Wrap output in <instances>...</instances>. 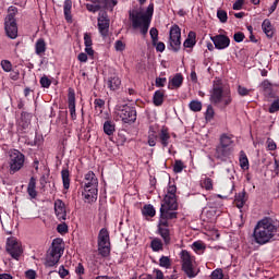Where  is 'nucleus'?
<instances>
[{
    "label": "nucleus",
    "instance_id": "f257e3e1",
    "mask_svg": "<svg viewBox=\"0 0 279 279\" xmlns=\"http://www.w3.org/2000/svg\"><path fill=\"white\" fill-rule=\"evenodd\" d=\"M178 186L175 183L169 182L167 187V193L163 197L160 207V219L158 222V228H169V221L171 219H178Z\"/></svg>",
    "mask_w": 279,
    "mask_h": 279
},
{
    "label": "nucleus",
    "instance_id": "f03ea898",
    "mask_svg": "<svg viewBox=\"0 0 279 279\" xmlns=\"http://www.w3.org/2000/svg\"><path fill=\"white\" fill-rule=\"evenodd\" d=\"M276 232H278L276 222L270 217H266L256 223L253 231V239L257 245H267V243L274 241Z\"/></svg>",
    "mask_w": 279,
    "mask_h": 279
},
{
    "label": "nucleus",
    "instance_id": "7ed1b4c3",
    "mask_svg": "<svg viewBox=\"0 0 279 279\" xmlns=\"http://www.w3.org/2000/svg\"><path fill=\"white\" fill-rule=\"evenodd\" d=\"M209 101L214 104V106H219V104H221L223 108L232 104V95L230 94V90H223V83L221 80H215L213 82Z\"/></svg>",
    "mask_w": 279,
    "mask_h": 279
},
{
    "label": "nucleus",
    "instance_id": "20e7f679",
    "mask_svg": "<svg viewBox=\"0 0 279 279\" xmlns=\"http://www.w3.org/2000/svg\"><path fill=\"white\" fill-rule=\"evenodd\" d=\"M84 180L85 184L82 196L84 197V202H86L87 204H93V202H97L99 180L93 171H88L85 174Z\"/></svg>",
    "mask_w": 279,
    "mask_h": 279
},
{
    "label": "nucleus",
    "instance_id": "39448f33",
    "mask_svg": "<svg viewBox=\"0 0 279 279\" xmlns=\"http://www.w3.org/2000/svg\"><path fill=\"white\" fill-rule=\"evenodd\" d=\"M129 20L132 23L133 29H140L142 36H147L151 21L149 20V16L143 12V10L134 9L129 11Z\"/></svg>",
    "mask_w": 279,
    "mask_h": 279
},
{
    "label": "nucleus",
    "instance_id": "423d86ee",
    "mask_svg": "<svg viewBox=\"0 0 279 279\" xmlns=\"http://www.w3.org/2000/svg\"><path fill=\"white\" fill-rule=\"evenodd\" d=\"M181 260L182 271L187 276V278H197L199 274V268L195 263V257L186 250H182L179 254Z\"/></svg>",
    "mask_w": 279,
    "mask_h": 279
},
{
    "label": "nucleus",
    "instance_id": "0eeeda50",
    "mask_svg": "<svg viewBox=\"0 0 279 279\" xmlns=\"http://www.w3.org/2000/svg\"><path fill=\"white\" fill-rule=\"evenodd\" d=\"M62 254H64V246H62V239H54L52 241L49 252L46 255L45 267H56V265L60 263V258H62Z\"/></svg>",
    "mask_w": 279,
    "mask_h": 279
},
{
    "label": "nucleus",
    "instance_id": "6e6552de",
    "mask_svg": "<svg viewBox=\"0 0 279 279\" xmlns=\"http://www.w3.org/2000/svg\"><path fill=\"white\" fill-rule=\"evenodd\" d=\"M25 167V155L19 149L9 150V173L14 175Z\"/></svg>",
    "mask_w": 279,
    "mask_h": 279
},
{
    "label": "nucleus",
    "instance_id": "1a4fd4ad",
    "mask_svg": "<svg viewBox=\"0 0 279 279\" xmlns=\"http://www.w3.org/2000/svg\"><path fill=\"white\" fill-rule=\"evenodd\" d=\"M9 13L4 19V31L8 36V38H11V40H15V38L19 37V26L16 25V8L10 7Z\"/></svg>",
    "mask_w": 279,
    "mask_h": 279
},
{
    "label": "nucleus",
    "instance_id": "9d476101",
    "mask_svg": "<svg viewBox=\"0 0 279 279\" xmlns=\"http://www.w3.org/2000/svg\"><path fill=\"white\" fill-rule=\"evenodd\" d=\"M114 113L124 123L131 124L136 122V108L130 105H117Z\"/></svg>",
    "mask_w": 279,
    "mask_h": 279
},
{
    "label": "nucleus",
    "instance_id": "9b49d317",
    "mask_svg": "<svg viewBox=\"0 0 279 279\" xmlns=\"http://www.w3.org/2000/svg\"><path fill=\"white\" fill-rule=\"evenodd\" d=\"M98 253L102 258L110 256V232L108 229L102 228L98 233Z\"/></svg>",
    "mask_w": 279,
    "mask_h": 279
},
{
    "label": "nucleus",
    "instance_id": "f8f14e48",
    "mask_svg": "<svg viewBox=\"0 0 279 279\" xmlns=\"http://www.w3.org/2000/svg\"><path fill=\"white\" fill-rule=\"evenodd\" d=\"M169 49L178 53L182 47V29L178 24H173L169 31Z\"/></svg>",
    "mask_w": 279,
    "mask_h": 279
},
{
    "label": "nucleus",
    "instance_id": "ddd939ff",
    "mask_svg": "<svg viewBox=\"0 0 279 279\" xmlns=\"http://www.w3.org/2000/svg\"><path fill=\"white\" fill-rule=\"evenodd\" d=\"M5 252L14 260H20L21 256H23V244L14 236L8 238L5 243Z\"/></svg>",
    "mask_w": 279,
    "mask_h": 279
},
{
    "label": "nucleus",
    "instance_id": "4468645a",
    "mask_svg": "<svg viewBox=\"0 0 279 279\" xmlns=\"http://www.w3.org/2000/svg\"><path fill=\"white\" fill-rule=\"evenodd\" d=\"M98 32L102 38H108V34L110 33V19H108L107 13H102L98 17Z\"/></svg>",
    "mask_w": 279,
    "mask_h": 279
},
{
    "label": "nucleus",
    "instance_id": "2eb2a0df",
    "mask_svg": "<svg viewBox=\"0 0 279 279\" xmlns=\"http://www.w3.org/2000/svg\"><path fill=\"white\" fill-rule=\"evenodd\" d=\"M210 40L214 43L216 49L223 50L230 47V37L219 34L210 37Z\"/></svg>",
    "mask_w": 279,
    "mask_h": 279
},
{
    "label": "nucleus",
    "instance_id": "dca6fc26",
    "mask_svg": "<svg viewBox=\"0 0 279 279\" xmlns=\"http://www.w3.org/2000/svg\"><path fill=\"white\" fill-rule=\"evenodd\" d=\"M54 215L59 221H66V205L62 199L54 201Z\"/></svg>",
    "mask_w": 279,
    "mask_h": 279
},
{
    "label": "nucleus",
    "instance_id": "f3484780",
    "mask_svg": "<svg viewBox=\"0 0 279 279\" xmlns=\"http://www.w3.org/2000/svg\"><path fill=\"white\" fill-rule=\"evenodd\" d=\"M158 141L161 147H169V143H171V133H169V128L162 126L158 134Z\"/></svg>",
    "mask_w": 279,
    "mask_h": 279
},
{
    "label": "nucleus",
    "instance_id": "a211bd4d",
    "mask_svg": "<svg viewBox=\"0 0 279 279\" xmlns=\"http://www.w3.org/2000/svg\"><path fill=\"white\" fill-rule=\"evenodd\" d=\"M68 108L70 110L71 119L75 121V119H77V113H75V90L73 88H69Z\"/></svg>",
    "mask_w": 279,
    "mask_h": 279
},
{
    "label": "nucleus",
    "instance_id": "6ab92c4d",
    "mask_svg": "<svg viewBox=\"0 0 279 279\" xmlns=\"http://www.w3.org/2000/svg\"><path fill=\"white\" fill-rule=\"evenodd\" d=\"M106 84L111 90H119L121 88V78L113 74L107 78Z\"/></svg>",
    "mask_w": 279,
    "mask_h": 279
},
{
    "label": "nucleus",
    "instance_id": "aec40b11",
    "mask_svg": "<svg viewBox=\"0 0 279 279\" xmlns=\"http://www.w3.org/2000/svg\"><path fill=\"white\" fill-rule=\"evenodd\" d=\"M184 82V76H182V73H177L170 81L168 88L170 90H173L174 88H180Z\"/></svg>",
    "mask_w": 279,
    "mask_h": 279
},
{
    "label": "nucleus",
    "instance_id": "412c9836",
    "mask_svg": "<svg viewBox=\"0 0 279 279\" xmlns=\"http://www.w3.org/2000/svg\"><path fill=\"white\" fill-rule=\"evenodd\" d=\"M195 45H197V34L195 32L191 31L187 34V37H186V39L183 43V47L185 49H193V47Z\"/></svg>",
    "mask_w": 279,
    "mask_h": 279
},
{
    "label": "nucleus",
    "instance_id": "4be33fe9",
    "mask_svg": "<svg viewBox=\"0 0 279 279\" xmlns=\"http://www.w3.org/2000/svg\"><path fill=\"white\" fill-rule=\"evenodd\" d=\"M72 9H73V1L65 0L63 4V13H64V19L68 23H73V15L71 14Z\"/></svg>",
    "mask_w": 279,
    "mask_h": 279
},
{
    "label": "nucleus",
    "instance_id": "5701e85b",
    "mask_svg": "<svg viewBox=\"0 0 279 279\" xmlns=\"http://www.w3.org/2000/svg\"><path fill=\"white\" fill-rule=\"evenodd\" d=\"M27 193L31 199H36V197H38V192L36 191V178L34 177L29 179V182L27 185Z\"/></svg>",
    "mask_w": 279,
    "mask_h": 279
},
{
    "label": "nucleus",
    "instance_id": "b1692460",
    "mask_svg": "<svg viewBox=\"0 0 279 279\" xmlns=\"http://www.w3.org/2000/svg\"><path fill=\"white\" fill-rule=\"evenodd\" d=\"M262 29L268 38H274V26L271 25V21H269L268 19L264 20L262 24Z\"/></svg>",
    "mask_w": 279,
    "mask_h": 279
},
{
    "label": "nucleus",
    "instance_id": "393cba45",
    "mask_svg": "<svg viewBox=\"0 0 279 279\" xmlns=\"http://www.w3.org/2000/svg\"><path fill=\"white\" fill-rule=\"evenodd\" d=\"M245 202H247V193L243 190L235 195L234 203L238 208H243V206H245Z\"/></svg>",
    "mask_w": 279,
    "mask_h": 279
},
{
    "label": "nucleus",
    "instance_id": "a878e982",
    "mask_svg": "<svg viewBox=\"0 0 279 279\" xmlns=\"http://www.w3.org/2000/svg\"><path fill=\"white\" fill-rule=\"evenodd\" d=\"M228 156H230V148L221 146V144H219L216 147V158L222 160V158H228Z\"/></svg>",
    "mask_w": 279,
    "mask_h": 279
},
{
    "label": "nucleus",
    "instance_id": "bb28decb",
    "mask_svg": "<svg viewBox=\"0 0 279 279\" xmlns=\"http://www.w3.org/2000/svg\"><path fill=\"white\" fill-rule=\"evenodd\" d=\"M19 125L22 130H29V125H32V119L29 113L23 112L21 117V121Z\"/></svg>",
    "mask_w": 279,
    "mask_h": 279
},
{
    "label": "nucleus",
    "instance_id": "cd10ccee",
    "mask_svg": "<svg viewBox=\"0 0 279 279\" xmlns=\"http://www.w3.org/2000/svg\"><path fill=\"white\" fill-rule=\"evenodd\" d=\"M45 51H47V44L45 39L39 38L35 44V52L37 56H44Z\"/></svg>",
    "mask_w": 279,
    "mask_h": 279
},
{
    "label": "nucleus",
    "instance_id": "c85d7f7f",
    "mask_svg": "<svg viewBox=\"0 0 279 279\" xmlns=\"http://www.w3.org/2000/svg\"><path fill=\"white\" fill-rule=\"evenodd\" d=\"M104 132L107 134V136H112L114 132H117V125L114 122L107 120L104 123Z\"/></svg>",
    "mask_w": 279,
    "mask_h": 279
},
{
    "label": "nucleus",
    "instance_id": "c756f323",
    "mask_svg": "<svg viewBox=\"0 0 279 279\" xmlns=\"http://www.w3.org/2000/svg\"><path fill=\"white\" fill-rule=\"evenodd\" d=\"M61 178H62L63 189L68 191V189H70L71 186V173L69 172L68 168L62 169Z\"/></svg>",
    "mask_w": 279,
    "mask_h": 279
},
{
    "label": "nucleus",
    "instance_id": "7c9ffc66",
    "mask_svg": "<svg viewBox=\"0 0 279 279\" xmlns=\"http://www.w3.org/2000/svg\"><path fill=\"white\" fill-rule=\"evenodd\" d=\"M154 106H162L165 104V92L156 90L153 96Z\"/></svg>",
    "mask_w": 279,
    "mask_h": 279
},
{
    "label": "nucleus",
    "instance_id": "2f4dec72",
    "mask_svg": "<svg viewBox=\"0 0 279 279\" xmlns=\"http://www.w3.org/2000/svg\"><path fill=\"white\" fill-rule=\"evenodd\" d=\"M158 234L163 239L166 245L171 242L169 227H158Z\"/></svg>",
    "mask_w": 279,
    "mask_h": 279
},
{
    "label": "nucleus",
    "instance_id": "473e14b6",
    "mask_svg": "<svg viewBox=\"0 0 279 279\" xmlns=\"http://www.w3.org/2000/svg\"><path fill=\"white\" fill-rule=\"evenodd\" d=\"M142 215L144 217H156V208H154V205L151 204L144 205L142 209Z\"/></svg>",
    "mask_w": 279,
    "mask_h": 279
},
{
    "label": "nucleus",
    "instance_id": "72a5a7b5",
    "mask_svg": "<svg viewBox=\"0 0 279 279\" xmlns=\"http://www.w3.org/2000/svg\"><path fill=\"white\" fill-rule=\"evenodd\" d=\"M240 167L244 171H247L250 169V160L247 159V155H245V151H240Z\"/></svg>",
    "mask_w": 279,
    "mask_h": 279
},
{
    "label": "nucleus",
    "instance_id": "f704fd0d",
    "mask_svg": "<svg viewBox=\"0 0 279 279\" xmlns=\"http://www.w3.org/2000/svg\"><path fill=\"white\" fill-rule=\"evenodd\" d=\"M232 143H234V141H232V135H228V134H222L220 136V145L222 147H230V145H232Z\"/></svg>",
    "mask_w": 279,
    "mask_h": 279
},
{
    "label": "nucleus",
    "instance_id": "c9c22d12",
    "mask_svg": "<svg viewBox=\"0 0 279 279\" xmlns=\"http://www.w3.org/2000/svg\"><path fill=\"white\" fill-rule=\"evenodd\" d=\"M150 247H151L153 252H161V250L163 248L162 240L155 238L150 242Z\"/></svg>",
    "mask_w": 279,
    "mask_h": 279
},
{
    "label": "nucleus",
    "instance_id": "e433bc0d",
    "mask_svg": "<svg viewBox=\"0 0 279 279\" xmlns=\"http://www.w3.org/2000/svg\"><path fill=\"white\" fill-rule=\"evenodd\" d=\"M159 267H163V269H171V258L162 255L159 258Z\"/></svg>",
    "mask_w": 279,
    "mask_h": 279
},
{
    "label": "nucleus",
    "instance_id": "4c0bfd02",
    "mask_svg": "<svg viewBox=\"0 0 279 279\" xmlns=\"http://www.w3.org/2000/svg\"><path fill=\"white\" fill-rule=\"evenodd\" d=\"M201 186L205 189V191H213V179L205 177L201 180Z\"/></svg>",
    "mask_w": 279,
    "mask_h": 279
},
{
    "label": "nucleus",
    "instance_id": "58836bf2",
    "mask_svg": "<svg viewBox=\"0 0 279 279\" xmlns=\"http://www.w3.org/2000/svg\"><path fill=\"white\" fill-rule=\"evenodd\" d=\"M156 141H158V135H156V131L149 130L147 141L149 147H156Z\"/></svg>",
    "mask_w": 279,
    "mask_h": 279
},
{
    "label": "nucleus",
    "instance_id": "ea45409f",
    "mask_svg": "<svg viewBox=\"0 0 279 279\" xmlns=\"http://www.w3.org/2000/svg\"><path fill=\"white\" fill-rule=\"evenodd\" d=\"M189 108L190 110H192V112H202V101L192 100L189 104Z\"/></svg>",
    "mask_w": 279,
    "mask_h": 279
},
{
    "label": "nucleus",
    "instance_id": "a19ab883",
    "mask_svg": "<svg viewBox=\"0 0 279 279\" xmlns=\"http://www.w3.org/2000/svg\"><path fill=\"white\" fill-rule=\"evenodd\" d=\"M214 118H215V109L213 108V105H209L205 112V119L206 121H213Z\"/></svg>",
    "mask_w": 279,
    "mask_h": 279
},
{
    "label": "nucleus",
    "instance_id": "79ce46f5",
    "mask_svg": "<svg viewBox=\"0 0 279 279\" xmlns=\"http://www.w3.org/2000/svg\"><path fill=\"white\" fill-rule=\"evenodd\" d=\"M173 171L175 173H182V171H184V162L182 160H175Z\"/></svg>",
    "mask_w": 279,
    "mask_h": 279
},
{
    "label": "nucleus",
    "instance_id": "37998d69",
    "mask_svg": "<svg viewBox=\"0 0 279 279\" xmlns=\"http://www.w3.org/2000/svg\"><path fill=\"white\" fill-rule=\"evenodd\" d=\"M39 84L41 88H49V86H51V80L47 77V75H44L40 77Z\"/></svg>",
    "mask_w": 279,
    "mask_h": 279
},
{
    "label": "nucleus",
    "instance_id": "c03bdc74",
    "mask_svg": "<svg viewBox=\"0 0 279 279\" xmlns=\"http://www.w3.org/2000/svg\"><path fill=\"white\" fill-rule=\"evenodd\" d=\"M217 17L219 19L220 23H228V12L218 10Z\"/></svg>",
    "mask_w": 279,
    "mask_h": 279
},
{
    "label": "nucleus",
    "instance_id": "a18cd8bd",
    "mask_svg": "<svg viewBox=\"0 0 279 279\" xmlns=\"http://www.w3.org/2000/svg\"><path fill=\"white\" fill-rule=\"evenodd\" d=\"M1 68L2 71H4L5 73H10L12 71V62H10L9 60H2Z\"/></svg>",
    "mask_w": 279,
    "mask_h": 279
},
{
    "label": "nucleus",
    "instance_id": "49530a36",
    "mask_svg": "<svg viewBox=\"0 0 279 279\" xmlns=\"http://www.w3.org/2000/svg\"><path fill=\"white\" fill-rule=\"evenodd\" d=\"M210 279H223V269H215L210 275Z\"/></svg>",
    "mask_w": 279,
    "mask_h": 279
},
{
    "label": "nucleus",
    "instance_id": "de8ad7c7",
    "mask_svg": "<svg viewBox=\"0 0 279 279\" xmlns=\"http://www.w3.org/2000/svg\"><path fill=\"white\" fill-rule=\"evenodd\" d=\"M268 112L270 114H274L275 112H279V99H276L272 101V104L270 105Z\"/></svg>",
    "mask_w": 279,
    "mask_h": 279
},
{
    "label": "nucleus",
    "instance_id": "09e8293b",
    "mask_svg": "<svg viewBox=\"0 0 279 279\" xmlns=\"http://www.w3.org/2000/svg\"><path fill=\"white\" fill-rule=\"evenodd\" d=\"M250 93H252V89H247L246 87L241 85L238 86V94L240 95V97H247Z\"/></svg>",
    "mask_w": 279,
    "mask_h": 279
},
{
    "label": "nucleus",
    "instance_id": "8fccbe9b",
    "mask_svg": "<svg viewBox=\"0 0 279 279\" xmlns=\"http://www.w3.org/2000/svg\"><path fill=\"white\" fill-rule=\"evenodd\" d=\"M57 232H59V234H66V232H69V226L66 222L58 225Z\"/></svg>",
    "mask_w": 279,
    "mask_h": 279
},
{
    "label": "nucleus",
    "instance_id": "3c124183",
    "mask_svg": "<svg viewBox=\"0 0 279 279\" xmlns=\"http://www.w3.org/2000/svg\"><path fill=\"white\" fill-rule=\"evenodd\" d=\"M153 47H155L156 51H158L159 53H162V51H165L166 46L165 43L162 41H155V44L153 43Z\"/></svg>",
    "mask_w": 279,
    "mask_h": 279
},
{
    "label": "nucleus",
    "instance_id": "603ef678",
    "mask_svg": "<svg viewBox=\"0 0 279 279\" xmlns=\"http://www.w3.org/2000/svg\"><path fill=\"white\" fill-rule=\"evenodd\" d=\"M151 43L156 44L158 40V28L151 27L149 31Z\"/></svg>",
    "mask_w": 279,
    "mask_h": 279
},
{
    "label": "nucleus",
    "instance_id": "864d4df0",
    "mask_svg": "<svg viewBox=\"0 0 279 279\" xmlns=\"http://www.w3.org/2000/svg\"><path fill=\"white\" fill-rule=\"evenodd\" d=\"M84 45L85 47H93V37L90 36V33L84 34Z\"/></svg>",
    "mask_w": 279,
    "mask_h": 279
},
{
    "label": "nucleus",
    "instance_id": "5fc2aeb1",
    "mask_svg": "<svg viewBox=\"0 0 279 279\" xmlns=\"http://www.w3.org/2000/svg\"><path fill=\"white\" fill-rule=\"evenodd\" d=\"M94 106H95V109L97 110V108L100 109V112H102L101 109H104V106H106V101L101 98H97L94 100Z\"/></svg>",
    "mask_w": 279,
    "mask_h": 279
},
{
    "label": "nucleus",
    "instance_id": "6e6d98bb",
    "mask_svg": "<svg viewBox=\"0 0 279 279\" xmlns=\"http://www.w3.org/2000/svg\"><path fill=\"white\" fill-rule=\"evenodd\" d=\"M167 84V77H157L155 81V85L157 88H162Z\"/></svg>",
    "mask_w": 279,
    "mask_h": 279
},
{
    "label": "nucleus",
    "instance_id": "4d7b16f0",
    "mask_svg": "<svg viewBox=\"0 0 279 279\" xmlns=\"http://www.w3.org/2000/svg\"><path fill=\"white\" fill-rule=\"evenodd\" d=\"M233 40L235 43H243V40H245V34H243L242 32H238L233 35Z\"/></svg>",
    "mask_w": 279,
    "mask_h": 279
},
{
    "label": "nucleus",
    "instance_id": "13d9d810",
    "mask_svg": "<svg viewBox=\"0 0 279 279\" xmlns=\"http://www.w3.org/2000/svg\"><path fill=\"white\" fill-rule=\"evenodd\" d=\"M116 51H125V44L121 40H117L114 44Z\"/></svg>",
    "mask_w": 279,
    "mask_h": 279
},
{
    "label": "nucleus",
    "instance_id": "bf43d9fd",
    "mask_svg": "<svg viewBox=\"0 0 279 279\" xmlns=\"http://www.w3.org/2000/svg\"><path fill=\"white\" fill-rule=\"evenodd\" d=\"M58 274H59L60 278L64 279L68 277L69 270L66 268H64V266H60Z\"/></svg>",
    "mask_w": 279,
    "mask_h": 279
},
{
    "label": "nucleus",
    "instance_id": "052dcab7",
    "mask_svg": "<svg viewBox=\"0 0 279 279\" xmlns=\"http://www.w3.org/2000/svg\"><path fill=\"white\" fill-rule=\"evenodd\" d=\"M277 147L278 146L276 145V142H274V140L267 141V148L269 149V151H276Z\"/></svg>",
    "mask_w": 279,
    "mask_h": 279
},
{
    "label": "nucleus",
    "instance_id": "680f3d73",
    "mask_svg": "<svg viewBox=\"0 0 279 279\" xmlns=\"http://www.w3.org/2000/svg\"><path fill=\"white\" fill-rule=\"evenodd\" d=\"M193 247L195 252H202V250H206V246L202 242H194Z\"/></svg>",
    "mask_w": 279,
    "mask_h": 279
},
{
    "label": "nucleus",
    "instance_id": "e2e57ef3",
    "mask_svg": "<svg viewBox=\"0 0 279 279\" xmlns=\"http://www.w3.org/2000/svg\"><path fill=\"white\" fill-rule=\"evenodd\" d=\"M144 14L148 16L149 21H151V16H154V4H149Z\"/></svg>",
    "mask_w": 279,
    "mask_h": 279
},
{
    "label": "nucleus",
    "instance_id": "0e129e2a",
    "mask_svg": "<svg viewBox=\"0 0 279 279\" xmlns=\"http://www.w3.org/2000/svg\"><path fill=\"white\" fill-rule=\"evenodd\" d=\"M243 3H245V0H236L233 3V10H243Z\"/></svg>",
    "mask_w": 279,
    "mask_h": 279
},
{
    "label": "nucleus",
    "instance_id": "69168bd1",
    "mask_svg": "<svg viewBox=\"0 0 279 279\" xmlns=\"http://www.w3.org/2000/svg\"><path fill=\"white\" fill-rule=\"evenodd\" d=\"M78 62H88V54L86 52H81L77 56Z\"/></svg>",
    "mask_w": 279,
    "mask_h": 279
},
{
    "label": "nucleus",
    "instance_id": "338daca9",
    "mask_svg": "<svg viewBox=\"0 0 279 279\" xmlns=\"http://www.w3.org/2000/svg\"><path fill=\"white\" fill-rule=\"evenodd\" d=\"M75 274H77V276H84V265H82V263L76 266Z\"/></svg>",
    "mask_w": 279,
    "mask_h": 279
},
{
    "label": "nucleus",
    "instance_id": "774afa93",
    "mask_svg": "<svg viewBox=\"0 0 279 279\" xmlns=\"http://www.w3.org/2000/svg\"><path fill=\"white\" fill-rule=\"evenodd\" d=\"M25 277L27 279H36V271L33 269H29L25 272Z\"/></svg>",
    "mask_w": 279,
    "mask_h": 279
}]
</instances>
